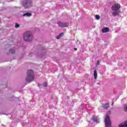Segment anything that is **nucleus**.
<instances>
[{
    "instance_id": "nucleus-14",
    "label": "nucleus",
    "mask_w": 127,
    "mask_h": 127,
    "mask_svg": "<svg viewBox=\"0 0 127 127\" xmlns=\"http://www.w3.org/2000/svg\"><path fill=\"white\" fill-rule=\"evenodd\" d=\"M9 54H15V50L11 48L9 50Z\"/></svg>"
},
{
    "instance_id": "nucleus-4",
    "label": "nucleus",
    "mask_w": 127,
    "mask_h": 127,
    "mask_svg": "<svg viewBox=\"0 0 127 127\" xmlns=\"http://www.w3.org/2000/svg\"><path fill=\"white\" fill-rule=\"evenodd\" d=\"M105 127H112V122L109 115H106V118L105 119Z\"/></svg>"
},
{
    "instance_id": "nucleus-25",
    "label": "nucleus",
    "mask_w": 127,
    "mask_h": 127,
    "mask_svg": "<svg viewBox=\"0 0 127 127\" xmlns=\"http://www.w3.org/2000/svg\"><path fill=\"white\" fill-rule=\"evenodd\" d=\"M124 111H125V112H127V106H126V107H125L124 108Z\"/></svg>"
},
{
    "instance_id": "nucleus-15",
    "label": "nucleus",
    "mask_w": 127,
    "mask_h": 127,
    "mask_svg": "<svg viewBox=\"0 0 127 127\" xmlns=\"http://www.w3.org/2000/svg\"><path fill=\"white\" fill-rule=\"evenodd\" d=\"M112 15L113 16H117V15H119V11H115L114 12H112Z\"/></svg>"
},
{
    "instance_id": "nucleus-28",
    "label": "nucleus",
    "mask_w": 127,
    "mask_h": 127,
    "mask_svg": "<svg viewBox=\"0 0 127 127\" xmlns=\"http://www.w3.org/2000/svg\"><path fill=\"white\" fill-rule=\"evenodd\" d=\"M88 123H91V121H88Z\"/></svg>"
},
{
    "instance_id": "nucleus-20",
    "label": "nucleus",
    "mask_w": 127,
    "mask_h": 127,
    "mask_svg": "<svg viewBox=\"0 0 127 127\" xmlns=\"http://www.w3.org/2000/svg\"><path fill=\"white\" fill-rule=\"evenodd\" d=\"M100 65V61H97L96 63V66H99Z\"/></svg>"
},
{
    "instance_id": "nucleus-9",
    "label": "nucleus",
    "mask_w": 127,
    "mask_h": 127,
    "mask_svg": "<svg viewBox=\"0 0 127 127\" xmlns=\"http://www.w3.org/2000/svg\"><path fill=\"white\" fill-rule=\"evenodd\" d=\"M88 108H89V104H82L80 105L79 109L80 110H82V111H84V110H88Z\"/></svg>"
},
{
    "instance_id": "nucleus-11",
    "label": "nucleus",
    "mask_w": 127,
    "mask_h": 127,
    "mask_svg": "<svg viewBox=\"0 0 127 127\" xmlns=\"http://www.w3.org/2000/svg\"><path fill=\"white\" fill-rule=\"evenodd\" d=\"M31 15H32V14H31V13L30 12H26L24 14H23L22 16H25L26 17H30V16H31Z\"/></svg>"
},
{
    "instance_id": "nucleus-5",
    "label": "nucleus",
    "mask_w": 127,
    "mask_h": 127,
    "mask_svg": "<svg viewBox=\"0 0 127 127\" xmlns=\"http://www.w3.org/2000/svg\"><path fill=\"white\" fill-rule=\"evenodd\" d=\"M22 126L23 127H34V126L32 125L31 122H28L22 123Z\"/></svg>"
},
{
    "instance_id": "nucleus-29",
    "label": "nucleus",
    "mask_w": 127,
    "mask_h": 127,
    "mask_svg": "<svg viewBox=\"0 0 127 127\" xmlns=\"http://www.w3.org/2000/svg\"><path fill=\"white\" fill-rule=\"evenodd\" d=\"M93 27H95V26H94Z\"/></svg>"
},
{
    "instance_id": "nucleus-23",
    "label": "nucleus",
    "mask_w": 127,
    "mask_h": 127,
    "mask_svg": "<svg viewBox=\"0 0 127 127\" xmlns=\"http://www.w3.org/2000/svg\"><path fill=\"white\" fill-rule=\"evenodd\" d=\"M13 125H14V123H11L9 127H13Z\"/></svg>"
},
{
    "instance_id": "nucleus-1",
    "label": "nucleus",
    "mask_w": 127,
    "mask_h": 127,
    "mask_svg": "<svg viewBox=\"0 0 127 127\" xmlns=\"http://www.w3.org/2000/svg\"><path fill=\"white\" fill-rule=\"evenodd\" d=\"M34 80V72L32 69H29L27 71V77L26 78V82L30 83Z\"/></svg>"
},
{
    "instance_id": "nucleus-16",
    "label": "nucleus",
    "mask_w": 127,
    "mask_h": 127,
    "mask_svg": "<svg viewBox=\"0 0 127 127\" xmlns=\"http://www.w3.org/2000/svg\"><path fill=\"white\" fill-rule=\"evenodd\" d=\"M98 76V74L97 73V70H94V79H97V76Z\"/></svg>"
},
{
    "instance_id": "nucleus-3",
    "label": "nucleus",
    "mask_w": 127,
    "mask_h": 127,
    "mask_svg": "<svg viewBox=\"0 0 127 127\" xmlns=\"http://www.w3.org/2000/svg\"><path fill=\"white\" fill-rule=\"evenodd\" d=\"M22 5L25 8H28L32 6V0H23L22 1Z\"/></svg>"
},
{
    "instance_id": "nucleus-7",
    "label": "nucleus",
    "mask_w": 127,
    "mask_h": 127,
    "mask_svg": "<svg viewBox=\"0 0 127 127\" xmlns=\"http://www.w3.org/2000/svg\"><path fill=\"white\" fill-rule=\"evenodd\" d=\"M58 24L60 27H67L68 25H69V23L68 22H64L63 23L62 22H58Z\"/></svg>"
},
{
    "instance_id": "nucleus-22",
    "label": "nucleus",
    "mask_w": 127,
    "mask_h": 127,
    "mask_svg": "<svg viewBox=\"0 0 127 127\" xmlns=\"http://www.w3.org/2000/svg\"><path fill=\"white\" fill-rule=\"evenodd\" d=\"M64 33H61L59 35H60V36L61 37H62V36H63Z\"/></svg>"
},
{
    "instance_id": "nucleus-12",
    "label": "nucleus",
    "mask_w": 127,
    "mask_h": 127,
    "mask_svg": "<svg viewBox=\"0 0 127 127\" xmlns=\"http://www.w3.org/2000/svg\"><path fill=\"white\" fill-rule=\"evenodd\" d=\"M102 107L103 109H104L105 110H107V109H108V108L110 107V105H109V103H105L102 105Z\"/></svg>"
},
{
    "instance_id": "nucleus-19",
    "label": "nucleus",
    "mask_w": 127,
    "mask_h": 127,
    "mask_svg": "<svg viewBox=\"0 0 127 127\" xmlns=\"http://www.w3.org/2000/svg\"><path fill=\"white\" fill-rule=\"evenodd\" d=\"M20 25L19 24H18V23H16L15 25V28H18V27H19Z\"/></svg>"
},
{
    "instance_id": "nucleus-27",
    "label": "nucleus",
    "mask_w": 127,
    "mask_h": 127,
    "mask_svg": "<svg viewBox=\"0 0 127 127\" xmlns=\"http://www.w3.org/2000/svg\"><path fill=\"white\" fill-rule=\"evenodd\" d=\"M113 105H114V102H113V103L112 104V106H113Z\"/></svg>"
},
{
    "instance_id": "nucleus-17",
    "label": "nucleus",
    "mask_w": 127,
    "mask_h": 127,
    "mask_svg": "<svg viewBox=\"0 0 127 127\" xmlns=\"http://www.w3.org/2000/svg\"><path fill=\"white\" fill-rule=\"evenodd\" d=\"M119 127H127L125 123L124 124H121L119 126Z\"/></svg>"
},
{
    "instance_id": "nucleus-18",
    "label": "nucleus",
    "mask_w": 127,
    "mask_h": 127,
    "mask_svg": "<svg viewBox=\"0 0 127 127\" xmlns=\"http://www.w3.org/2000/svg\"><path fill=\"white\" fill-rule=\"evenodd\" d=\"M100 15H95V19H97V20H99V19H100Z\"/></svg>"
},
{
    "instance_id": "nucleus-8",
    "label": "nucleus",
    "mask_w": 127,
    "mask_h": 127,
    "mask_svg": "<svg viewBox=\"0 0 127 127\" xmlns=\"http://www.w3.org/2000/svg\"><path fill=\"white\" fill-rule=\"evenodd\" d=\"M91 121H93V122H94L95 123H100V118L97 116H92V117L91 118Z\"/></svg>"
},
{
    "instance_id": "nucleus-26",
    "label": "nucleus",
    "mask_w": 127,
    "mask_h": 127,
    "mask_svg": "<svg viewBox=\"0 0 127 127\" xmlns=\"http://www.w3.org/2000/svg\"><path fill=\"white\" fill-rule=\"evenodd\" d=\"M74 50H75V51H77V48H75Z\"/></svg>"
},
{
    "instance_id": "nucleus-13",
    "label": "nucleus",
    "mask_w": 127,
    "mask_h": 127,
    "mask_svg": "<svg viewBox=\"0 0 127 127\" xmlns=\"http://www.w3.org/2000/svg\"><path fill=\"white\" fill-rule=\"evenodd\" d=\"M109 29L108 27H104L102 29L103 33H106V32H109Z\"/></svg>"
},
{
    "instance_id": "nucleus-21",
    "label": "nucleus",
    "mask_w": 127,
    "mask_h": 127,
    "mask_svg": "<svg viewBox=\"0 0 127 127\" xmlns=\"http://www.w3.org/2000/svg\"><path fill=\"white\" fill-rule=\"evenodd\" d=\"M43 86H44V87H47V82H45L43 84Z\"/></svg>"
},
{
    "instance_id": "nucleus-10",
    "label": "nucleus",
    "mask_w": 127,
    "mask_h": 127,
    "mask_svg": "<svg viewBox=\"0 0 127 127\" xmlns=\"http://www.w3.org/2000/svg\"><path fill=\"white\" fill-rule=\"evenodd\" d=\"M42 51L43 52V53L40 55L39 57H41V58H43V56H44V55H45V53H46V50H45L44 48H43Z\"/></svg>"
},
{
    "instance_id": "nucleus-24",
    "label": "nucleus",
    "mask_w": 127,
    "mask_h": 127,
    "mask_svg": "<svg viewBox=\"0 0 127 127\" xmlns=\"http://www.w3.org/2000/svg\"><path fill=\"white\" fill-rule=\"evenodd\" d=\"M61 37L60 36V35H59L58 36H57V39H60V38Z\"/></svg>"
},
{
    "instance_id": "nucleus-6",
    "label": "nucleus",
    "mask_w": 127,
    "mask_h": 127,
    "mask_svg": "<svg viewBox=\"0 0 127 127\" xmlns=\"http://www.w3.org/2000/svg\"><path fill=\"white\" fill-rule=\"evenodd\" d=\"M120 8H121V5L119 3L115 4L112 7V9L113 11H118Z\"/></svg>"
},
{
    "instance_id": "nucleus-2",
    "label": "nucleus",
    "mask_w": 127,
    "mask_h": 127,
    "mask_svg": "<svg viewBox=\"0 0 127 127\" xmlns=\"http://www.w3.org/2000/svg\"><path fill=\"white\" fill-rule=\"evenodd\" d=\"M23 38L25 41L29 42L33 39V35L31 32L27 31L24 33Z\"/></svg>"
}]
</instances>
